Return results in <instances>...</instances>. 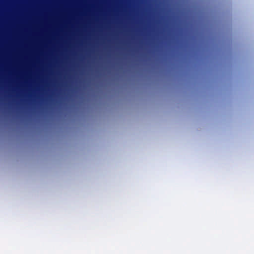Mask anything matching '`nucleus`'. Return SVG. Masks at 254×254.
Segmentation results:
<instances>
[{
    "label": "nucleus",
    "instance_id": "f257e3e1",
    "mask_svg": "<svg viewBox=\"0 0 254 254\" xmlns=\"http://www.w3.org/2000/svg\"><path fill=\"white\" fill-rule=\"evenodd\" d=\"M0 64H73L67 62H0Z\"/></svg>",
    "mask_w": 254,
    "mask_h": 254
},
{
    "label": "nucleus",
    "instance_id": "f03ea898",
    "mask_svg": "<svg viewBox=\"0 0 254 254\" xmlns=\"http://www.w3.org/2000/svg\"><path fill=\"white\" fill-rule=\"evenodd\" d=\"M0 67H40V64H0Z\"/></svg>",
    "mask_w": 254,
    "mask_h": 254
}]
</instances>
